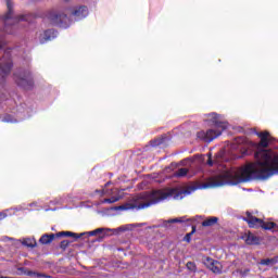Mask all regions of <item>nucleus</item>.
Wrapping results in <instances>:
<instances>
[{
  "instance_id": "9",
  "label": "nucleus",
  "mask_w": 278,
  "mask_h": 278,
  "mask_svg": "<svg viewBox=\"0 0 278 278\" xmlns=\"http://www.w3.org/2000/svg\"><path fill=\"white\" fill-rule=\"evenodd\" d=\"M110 232L115 233L116 229L98 228V229H94L89 232L77 233V236H80L79 238H81L83 236H99V242H101V240H103V238H105V236H110Z\"/></svg>"
},
{
  "instance_id": "8",
  "label": "nucleus",
  "mask_w": 278,
  "mask_h": 278,
  "mask_svg": "<svg viewBox=\"0 0 278 278\" xmlns=\"http://www.w3.org/2000/svg\"><path fill=\"white\" fill-rule=\"evenodd\" d=\"M14 77L17 86L24 88L25 90H31L34 87V78L31 77V73L29 71L15 74Z\"/></svg>"
},
{
  "instance_id": "14",
  "label": "nucleus",
  "mask_w": 278,
  "mask_h": 278,
  "mask_svg": "<svg viewBox=\"0 0 278 278\" xmlns=\"http://www.w3.org/2000/svg\"><path fill=\"white\" fill-rule=\"evenodd\" d=\"M241 238L248 244H260V238H257V236H255L251 232L243 235Z\"/></svg>"
},
{
  "instance_id": "24",
  "label": "nucleus",
  "mask_w": 278,
  "mask_h": 278,
  "mask_svg": "<svg viewBox=\"0 0 278 278\" xmlns=\"http://www.w3.org/2000/svg\"><path fill=\"white\" fill-rule=\"evenodd\" d=\"M236 143L237 144H247V138L238 137V138H236Z\"/></svg>"
},
{
  "instance_id": "15",
  "label": "nucleus",
  "mask_w": 278,
  "mask_h": 278,
  "mask_svg": "<svg viewBox=\"0 0 278 278\" xmlns=\"http://www.w3.org/2000/svg\"><path fill=\"white\" fill-rule=\"evenodd\" d=\"M217 224H218V217L211 216L202 222V227H214V225H217Z\"/></svg>"
},
{
  "instance_id": "2",
  "label": "nucleus",
  "mask_w": 278,
  "mask_h": 278,
  "mask_svg": "<svg viewBox=\"0 0 278 278\" xmlns=\"http://www.w3.org/2000/svg\"><path fill=\"white\" fill-rule=\"evenodd\" d=\"M8 13L2 17L4 30L0 31V81H3L12 71V49L5 47V34H14L16 27H25V23H33L34 15H14L12 0H5Z\"/></svg>"
},
{
  "instance_id": "16",
  "label": "nucleus",
  "mask_w": 278,
  "mask_h": 278,
  "mask_svg": "<svg viewBox=\"0 0 278 278\" xmlns=\"http://www.w3.org/2000/svg\"><path fill=\"white\" fill-rule=\"evenodd\" d=\"M22 247H27L28 249H36L37 242L34 238H26L22 240Z\"/></svg>"
},
{
  "instance_id": "31",
  "label": "nucleus",
  "mask_w": 278,
  "mask_h": 278,
  "mask_svg": "<svg viewBox=\"0 0 278 278\" xmlns=\"http://www.w3.org/2000/svg\"><path fill=\"white\" fill-rule=\"evenodd\" d=\"M23 109V106H17V111L21 112V110Z\"/></svg>"
},
{
  "instance_id": "18",
  "label": "nucleus",
  "mask_w": 278,
  "mask_h": 278,
  "mask_svg": "<svg viewBox=\"0 0 278 278\" xmlns=\"http://www.w3.org/2000/svg\"><path fill=\"white\" fill-rule=\"evenodd\" d=\"M278 258L274 257V258H264L261 261V265L262 266H273L275 264H277Z\"/></svg>"
},
{
  "instance_id": "20",
  "label": "nucleus",
  "mask_w": 278,
  "mask_h": 278,
  "mask_svg": "<svg viewBox=\"0 0 278 278\" xmlns=\"http://www.w3.org/2000/svg\"><path fill=\"white\" fill-rule=\"evenodd\" d=\"M27 275H28V277L51 278V276H49V275L40 274V273L31 271V270H29V271L27 273Z\"/></svg>"
},
{
  "instance_id": "17",
  "label": "nucleus",
  "mask_w": 278,
  "mask_h": 278,
  "mask_svg": "<svg viewBox=\"0 0 278 278\" xmlns=\"http://www.w3.org/2000/svg\"><path fill=\"white\" fill-rule=\"evenodd\" d=\"M9 240H12V244L13 247H16V249H18L21 247V244H23V240L21 239H13V238H10V237H3L2 238V241L3 242H8Z\"/></svg>"
},
{
  "instance_id": "3",
  "label": "nucleus",
  "mask_w": 278,
  "mask_h": 278,
  "mask_svg": "<svg viewBox=\"0 0 278 278\" xmlns=\"http://www.w3.org/2000/svg\"><path fill=\"white\" fill-rule=\"evenodd\" d=\"M188 194H190V191L188 190H154L151 192L140 193L132 198V202L119 206H114L112 207V210H114L115 212H126L127 210H147V207H151V205H156V203H162V201H166V199L181 200L185 199V197H188Z\"/></svg>"
},
{
  "instance_id": "21",
  "label": "nucleus",
  "mask_w": 278,
  "mask_h": 278,
  "mask_svg": "<svg viewBox=\"0 0 278 278\" xmlns=\"http://www.w3.org/2000/svg\"><path fill=\"white\" fill-rule=\"evenodd\" d=\"M197 232V227L192 226V231L187 233L184 238L185 242H191L192 240V235Z\"/></svg>"
},
{
  "instance_id": "30",
  "label": "nucleus",
  "mask_w": 278,
  "mask_h": 278,
  "mask_svg": "<svg viewBox=\"0 0 278 278\" xmlns=\"http://www.w3.org/2000/svg\"><path fill=\"white\" fill-rule=\"evenodd\" d=\"M164 141H162V140H159L155 144H154V147H156L157 144H162Z\"/></svg>"
},
{
  "instance_id": "33",
  "label": "nucleus",
  "mask_w": 278,
  "mask_h": 278,
  "mask_svg": "<svg viewBox=\"0 0 278 278\" xmlns=\"http://www.w3.org/2000/svg\"><path fill=\"white\" fill-rule=\"evenodd\" d=\"M276 231H278V224H277V226L274 228Z\"/></svg>"
},
{
  "instance_id": "10",
  "label": "nucleus",
  "mask_w": 278,
  "mask_h": 278,
  "mask_svg": "<svg viewBox=\"0 0 278 278\" xmlns=\"http://www.w3.org/2000/svg\"><path fill=\"white\" fill-rule=\"evenodd\" d=\"M204 266L208 268V270H212V273H215V275H220L223 273V264L220 262L213 260L212 257H205L203 260Z\"/></svg>"
},
{
  "instance_id": "5",
  "label": "nucleus",
  "mask_w": 278,
  "mask_h": 278,
  "mask_svg": "<svg viewBox=\"0 0 278 278\" xmlns=\"http://www.w3.org/2000/svg\"><path fill=\"white\" fill-rule=\"evenodd\" d=\"M243 220L248 223L249 227L252 229H257L258 227H262V229H265V231H273L277 227V223L275 222H264L262 218H257L253 216V213L247 212L245 217H243Z\"/></svg>"
},
{
  "instance_id": "11",
  "label": "nucleus",
  "mask_w": 278,
  "mask_h": 278,
  "mask_svg": "<svg viewBox=\"0 0 278 278\" xmlns=\"http://www.w3.org/2000/svg\"><path fill=\"white\" fill-rule=\"evenodd\" d=\"M207 157H208V160H207L206 164L208 166H214V164H220V162H227V160H228L227 156L225 155V151H223V150H220L219 152H217L215 154L214 160H212V153H207Z\"/></svg>"
},
{
  "instance_id": "1",
  "label": "nucleus",
  "mask_w": 278,
  "mask_h": 278,
  "mask_svg": "<svg viewBox=\"0 0 278 278\" xmlns=\"http://www.w3.org/2000/svg\"><path fill=\"white\" fill-rule=\"evenodd\" d=\"M260 138L255 144V162L248 163L242 167L226 168L217 177L204 185V188H220V186H237L250 179H270L273 175H278V154L269 150L268 146L273 142L270 132L254 131Z\"/></svg>"
},
{
  "instance_id": "4",
  "label": "nucleus",
  "mask_w": 278,
  "mask_h": 278,
  "mask_svg": "<svg viewBox=\"0 0 278 278\" xmlns=\"http://www.w3.org/2000/svg\"><path fill=\"white\" fill-rule=\"evenodd\" d=\"M206 116L207 123L213 125V128L206 131H199L197 134V137L200 140H204V142H212V140H216V138H218V136H220L225 131V129H227L228 124L227 122L223 121V116L216 113H210Z\"/></svg>"
},
{
  "instance_id": "28",
  "label": "nucleus",
  "mask_w": 278,
  "mask_h": 278,
  "mask_svg": "<svg viewBox=\"0 0 278 278\" xmlns=\"http://www.w3.org/2000/svg\"><path fill=\"white\" fill-rule=\"evenodd\" d=\"M3 218H8V213L5 212L0 213V220H3Z\"/></svg>"
},
{
  "instance_id": "6",
  "label": "nucleus",
  "mask_w": 278,
  "mask_h": 278,
  "mask_svg": "<svg viewBox=\"0 0 278 278\" xmlns=\"http://www.w3.org/2000/svg\"><path fill=\"white\" fill-rule=\"evenodd\" d=\"M47 20L49 21L50 25L61 27L62 29H67V27H71V18H68L66 13L61 11H50L47 14Z\"/></svg>"
},
{
  "instance_id": "26",
  "label": "nucleus",
  "mask_w": 278,
  "mask_h": 278,
  "mask_svg": "<svg viewBox=\"0 0 278 278\" xmlns=\"http://www.w3.org/2000/svg\"><path fill=\"white\" fill-rule=\"evenodd\" d=\"M116 201H118V198H109V199H104L102 201V203H116Z\"/></svg>"
},
{
  "instance_id": "23",
  "label": "nucleus",
  "mask_w": 278,
  "mask_h": 278,
  "mask_svg": "<svg viewBox=\"0 0 278 278\" xmlns=\"http://www.w3.org/2000/svg\"><path fill=\"white\" fill-rule=\"evenodd\" d=\"M3 123H18L17 119L12 118V116L8 115L3 119Z\"/></svg>"
},
{
  "instance_id": "29",
  "label": "nucleus",
  "mask_w": 278,
  "mask_h": 278,
  "mask_svg": "<svg viewBox=\"0 0 278 278\" xmlns=\"http://www.w3.org/2000/svg\"><path fill=\"white\" fill-rule=\"evenodd\" d=\"M242 277H244L247 275V273H249V269H245L244 271H240Z\"/></svg>"
},
{
  "instance_id": "22",
  "label": "nucleus",
  "mask_w": 278,
  "mask_h": 278,
  "mask_svg": "<svg viewBox=\"0 0 278 278\" xmlns=\"http://www.w3.org/2000/svg\"><path fill=\"white\" fill-rule=\"evenodd\" d=\"M173 223H184V220L181 218L168 219L163 223V227H168V225H173Z\"/></svg>"
},
{
  "instance_id": "19",
  "label": "nucleus",
  "mask_w": 278,
  "mask_h": 278,
  "mask_svg": "<svg viewBox=\"0 0 278 278\" xmlns=\"http://www.w3.org/2000/svg\"><path fill=\"white\" fill-rule=\"evenodd\" d=\"M188 175V168L182 167L174 173V177H186Z\"/></svg>"
},
{
  "instance_id": "25",
  "label": "nucleus",
  "mask_w": 278,
  "mask_h": 278,
  "mask_svg": "<svg viewBox=\"0 0 278 278\" xmlns=\"http://www.w3.org/2000/svg\"><path fill=\"white\" fill-rule=\"evenodd\" d=\"M68 244H71V241H68V240H63V241H61L60 247H61V249H63V251H64V250H66V249L68 248Z\"/></svg>"
},
{
  "instance_id": "12",
  "label": "nucleus",
  "mask_w": 278,
  "mask_h": 278,
  "mask_svg": "<svg viewBox=\"0 0 278 278\" xmlns=\"http://www.w3.org/2000/svg\"><path fill=\"white\" fill-rule=\"evenodd\" d=\"M88 7L86 5H80L76 7L74 11L72 12V16L74 17L75 21H81L88 16Z\"/></svg>"
},
{
  "instance_id": "32",
  "label": "nucleus",
  "mask_w": 278,
  "mask_h": 278,
  "mask_svg": "<svg viewBox=\"0 0 278 278\" xmlns=\"http://www.w3.org/2000/svg\"><path fill=\"white\" fill-rule=\"evenodd\" d=\"M186 162H187V160H185V161H181V164H182V165H185V164H186Z\"/></svg>"
},
{
  "instance_id": "7",
  "label": "nucleus",
  "mask_w": 278,
  "mask_h": 278,
  "mask_svg": "<svg viewBox=\"0 0 278 278\" xmlns=\"http://www.w3.org/2000/svg\"><path fill=\"white\" fill-rule=\"evenodd\" d=\"M75 238V240H79L80 236L75 233V232H71V231H61L58 233H45L40 237L39 242L40 244H51V242H53L55 240V238Z\"/></svg>"
},
{
  "instance_id": "34",
  "label": "nucleus",
  "mask_w": 278,
  "mask_h": 278,
  "mask_svg": "<svg viewBox=\"0 0 278 278\" xmlns=\"http://www.w3.org/2000/svg\"><path fill=\"white\" fill-rule=\"evenodd\" d=\"M238 157H240V156H232V160H236V159H238Z\"/></svg>"
},
{
  "instance_id": "13",
  "label": "nucleus",
  "mask_w": 278,
  "mask_h": 278,
  "mask_svg": "<svg viewBox=\"0 0 278 278\" xmlns=\"http://www.w3.org/2000/svg\"><path fill=\"white\" fill-rule=\"evenodd\" d=\"M58 38V31L55 29H48L43 34L39 35L40 45H45V42H49V40H53Z\"/></svg>"
},
{
  "instance_id": "27",
  "label": "nucleus",
  "mask_w": 278,
  "mask_h": 278,
  "mask_svg": "<svg viewBox=\"0 0 278 278\" xmlns=\"http://www.w3.org/2000/svg\"><path fill=\"white\" fill-rule=\"evenodd\" d=\"M187 268H188L189 270H195V269H197V266L194 265V263L188 262V263H187Z\"/></svg>"
}]
</instances>
